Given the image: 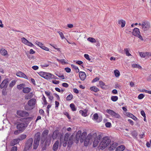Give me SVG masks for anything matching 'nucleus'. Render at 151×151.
Returning <instances> with one entry per match:
<instances>
[{
	"label": "nucleus",
	"instance_id": "nucleus-44",
	"mask_svg": "<svg viewBox=\"0 0 151 151\" xmlns=\"http://www.w3.org/2000/svg\"><path fill=\"white\" fill-rule=\"evenodd\" d=\"M111 99L113 101H116L118 99V97L116 96H112L111 97Z\"/></svg>",
	"mask_w": 151,
	"mask_h": 151
},
{
	"label": "nucleus",
	"instance_id": "nucleus-45",
	"mask_svg": "<svg viewBox=\"0 0 151 151\" xmlns=\"http://www.w3.org/2000/svg\"><path fill=\"white\" fill-rule=\"evenodd\" d=\"M84 140V145L86 146H87L88 145L89 142L90 141L89 140H88L86 138Z\"/></svg>",
	"mask_w": 151,
	"mask_h": 151
},
{
	"label": "nucleus",
	"instance_id": "nucleus-13",
	"mask_svg": "<svg viewBox=\"0 0 151 151\" xmlns=\"http://www.w3.org/2000/svg\"><path fill=\"white\" fill-rule=\"evenodd\" d=\"M59 146V141L57 140L54 143L52 147V150L54 151H56L57 150Z\"/></svg>",
	"mask_w": 151,
	"mask_h": 151
},
{
	"label": "nucleus",
	"instance_id": "nucleus-25",
	"mask_svg": "<svg viewBox=\"0 0 151 151\" xmlns=\"http://www.w3.org/2000/svg\"><path fill=\"white\" fill-rule=\"evenodd\" d=\"M118 23L119 24H121V27L122 28L125 26L126 24L125 21L122 19L119 20L118 21Z\"/></svg>",
	"mask_w": 151,
	"mask_h": 151
},
{
	"label": "nucleus",
	"instance_id": "nucleus-61",
	"mask_svg": "<svg viewBox=\"0 0 151 151\" xmlns=\"http://www.w3.org/2000/svg\"><path fill=\"white\" fill-rule=\"evenodd\" d=\"M60 62L62 64H65L68 63L65 61V60L64 59H61Z\"/></svg>",
	"mask_w": 151,
	"mask_h": 151
},
{
	"label": "nucleus",
	"instance_id": "nucleus-20",
	"mask_svg": "<svg viewBox=\"0 0 151 151\" xmlns=\"http://www.w3.org/2000/svg\"><path fill=\"white\" fill-rule=\"evenodd\" d=\"M73 137L72 136H70V137L69 139L68 140V146L70 147L73 143Z\"/></svg>",
	"mask_w": 151,
	"mask_h": 151
},
{
	"label": "nucleus",
	"instance_id": "nucleus-38",
	"mask_svg": "<svg viewBox=\"0 0 151 151\" xmlns=\"http://www.w3.org/2000/svg\"><path fill=\"white\" fill-rule=\"evenodd\" d=\"M79 113L82 114V115L84 116H87V112L86 111H83L81 110L79 111Z\"/></svg>",
	"mask_w": 151,
	"mask_h": 151
},
{
	"label": "nucleus",
	"instance_id": "nucleus-23",
	"mask_svg": "<svg viewBox=\"0 0 151 151\" xmlns=\"http://www.w3.org/2000/svg\"><path fill=\"white\" fill-rule=\"evenodd\" d=\"M40 133H37L36 134L34 140L40 142Z\"/></svg>",
	"mask_w": 151,
	"mask_h": 151
},
{
	"label": "nucleus",
	"instance_id": "nucleus-58",
	"mask_svg": "<svg viewBox=\"0 0 151 151\" xmlns=\"http://www.w3.org/2000/svg\"><path fill=\"white\" fill-rule=\"evenodd\" d=\"M21 132V131L19 130V129H18L15 131L14 132V134L17 135L19 134Z\"/></svg>",
	"mask_w": 151,
	"mask_h": 151
},
{
	"label": "nucleus",
	"instance_id": "nucleus-35",
	"mask_svg": "<svg viewBox=\"0 0 151 151\" xmlns=\"http://www.w3.org/2000/svg\"><path fill=\"white\" fill-rule=\"evenodd\" d=\"M58 136V134L57 132L54 131L52 134V138L53 139H55Z\"/></svg>",
	"mask_w": 151,
	"mask_h": 151
},
{
	"label": "nucleus",
	"instance_id": "nucleus-10",
	"mask_svg": "<svg viewBox=\"0 0 151 151\" xmlns=\"http://www.w3.org/2000/svg\"><path fill=\"white\" fill-rule=\"evenodd\" d=\"M36 100L34 98L29 100L28 102V105L30 106H34L35 104Z\"/></svg>",
	"mask_w": 151,
	"mask_h": 151
},
{
	"label": "nucleus",
	"instance_id": "nucleus-11",
	"mask_svg": "<svg viewBox=\"0 0 151 151\" xmlns=\"http://www.w3.org/2000/svg\"><path fill=\"white\" fill-rule=\"evenodd\" d=\"M140 33L139 29L137 28H134L132 32V35L135 36H136L140 34Z\"/></svg>",
	"mask_w": 151,
	"mask_h": 151
},
{
	"label": "nucleus",
	"instance_id": "nucleus-32",
	"mask_svg": "<svg viewBox=\"0 0 151 151\" xmlns=\"http://www.w3.org/2000/svg\"><path fill=\"white\" fill-rule=\"evenodd\" d=\"M70 134H66L64 136V140L65 141H68L69 139Z\"/></svg>",
	"mask_w": 151,
	"mask_h": 151
},
{
	"label": "nucleus",
	"instance_id": "nucleus-1",
	"mask_svg": "<svg viewBox=\"0 0 151 151\" xmlns=\"http://www.w3.org/2000/svg\"><path fill=\"white\" fill-rule=\"evenodd\" d=\"M30 117H27L26 118L21 119L20 121L21 122H18L17 125V129L21 131V132H23L25 129L26 127H27V124L26 122L27 119H29Z\"/></svg>",
	"mask_w": 151,
	"mask_h": 151
},
{
	"label": "nucleus",
	"instance_id": "nucleus-64",
	"mask_svg": "<svg viewBox=\"0 0 151 151\" xmlns=\"http://www.w3.org/2000/svg\"><path fill=\"white\" fill-rule=\"evenodd\" d=\"M24 108L27 110H30V108L28 105H26L24 107Z\"/></svg>",
	"mask_w": 151,
	"mask_h": 151
},
{
	"label": "nucleus",
	"instance_id": "nucleus-19",
	"mask_svg": "<svg viewBox=\"0 0 151 151\" xmlns=\"http://www.w3.org/2000/svg\"><path fill=\"white\" fill-rule=\"evenodd\" d=\"M81 134V130L78 131L76 134L75 138L76 139L77 141H78L79 139H80V136Z\"/></svg>",
	"mask_w": 151,
	"mask_h": 151
},
{
	"label": "nucleus",
	"instance_id": "nucleus-56",
	"mask_svg": "<svg viewBox=\"0 0 151 151\" xmlns=\"http://www.w3.org/2000/svg\"><path fill=\"white\" fill-rule=\"evenodd\" d=\"M42 99L43 101V102L44 103V104L46 105L47 104V102L45 97L44 95L42 97Z\"/></svg>",
	"mask_w": 151,
	"mask_h": 151
},
{
	"label": "nucleus",
	"instance_id": "nucleus-3",
	"mask_svg": "<svg viewBox=\"0 0 151 151\" xmlns=\"http://www.w3.org/2000/svg\"><path fill=\"white\" fill-rule=\"evenodd\" d=\"M48 133L49 131L47 129H46L43 131L41 135V139L40 140L41 144H43L47 138V139H49L50 141L51 139V137L50 136H48L47 138V136ZM47 140H48L47 139Z\"/></svg>",
	"mask_w": 151,
	"mask_h": 151
},
{
	"label": "nucleus",
	"instance_id": "nucleus-8",
	"mask_svg": "<svg viewBox=\"0 0 151 151\" xmlns=\"http://www.w3.org/2000/svg\"><path fill=\"white\" fill-rule=\"evenodd\" d=\"M8 79H6L4 80L0 85V86L1 88H6L8 86Z\"/></svg>",
	"mask_w": 151,
	"mask_h": 151
},
{
	"label": "nucleus",
	"instance_id": "nucleus-15",
	"mask_svg": "<svg viewBox=\"0 0 151 151\" xmlns=\"http://www.w3.org/2000/svg\"><path fill=\"white\" fill-rule=\"evenodd\" d=\"M117 144L115 142H114L111 144V146L109 148V150L110 151H112L114 150L117 147Z\"/></svg>",
	"mask_w": 151,
	"mask_h": 151
},
{
	"label": "nucleus",
	"instance_id": "nucleus-60",
	"mask_svg": "<svg viewBox=\"0 0 151 151\" xmlns=\"http://www.w3.org/2000/svg\"><path fill=\"white\" fill-rule=\"evenodd\" d=\"M26 45L30 47H33L34 46V45L31 42H29L28 41L26 44Z\"/></svg>",
	"mask_w": 151,
	"mask_h": 151
},
{
	"label": "nucleus",
	"instance_id": "nucleus-39",
	"mask_svg": "<svg viewBox=\"0 0 151 151\" xmlns=\"http://www.w3.org/2000/svg\"><path fill=\"white\" fill-rule=\"evenodd\" d=\"M71 66L73 68L75 69L76 72L78 73L79 72V70L77 67L73 64L71 65Z\"/></svg>",
	"mask_w": 151,
	"mask_h": 151
},
{
	"label": "nucleus",
	"instance_id": "nucleus-12",
	"mask_svg": "<svg viewBox=\"0 0 151 151\" xmlns=\"http://www.w3.org/2000/svg\"><path fill=\"white\" fill-rule=\"evenodd\" d=\"M87 135V133L86 132H83L80 136V141L81 142H83L84 140L86 139V136Z\"/></svg>",
	"mask_w": 151,
	"mask_h": 151
},
{
	"label": "nucleus",
	"instance_id": "nucleus-49",
	"mask_svg": "<svg viewBox=\"0 0 151 151\" xmlns=\"http://www.w3.org/2000/svg\"><path fill=\"white\" fill-rule=\"evenodd\" d=\"M92 137L93 136L91 135V134H89L88 135V136H87L86 138L89 140L90 141L91 140V139Z\"/></svg>",
	"mask_w": 151,
	"mask_h": 151
},
{
	"label": "nucleus",
	"instance_id": "nucleus-2",
	"mask_svg": "<svg viewBox=\"0 0 151 151\" xmlns=\"http://www.w3.org/2000/svg\"><path fill=\"white\" fill-rule=\"evenodd\" d=\"M111 142V140L107 137H104L99 144L100 149L103 150L107 147Z\"/></svg>",
	"mask_w": 151,
	"mask_h": 151
},
{
	"label": "nucleus",
	"instance_id": "nucleus-17",
	"mask_svg": "<svg viewBox=\"0 0 151 151\" xmlns=\"http://www.w3.org/2000/svg\"><path fill=\"white\" fill-rule=\"evenodd\" d=\"M19 141V139L18 138L15 139L11 141L10 143V145L11 146H14L16 144L18 143Z\"/></svg>",
	"mask_w": 151,
	"mask_h": 151
},
{
	"label": "nucleus",
	"instance_id": "nucleus-29",
	"mask_svg": "<svg viewBox=\"0 0 151 151\" xmlns=\"http://www.w3.org/2000/svg\"><path fill=\"white\" fill-rule=\"evenodd\" d=\"M90 90L95 92H97L99 91V89L96 86L91 87L90 88Z\"/></svg>",
	"mask_w": 151,
	"mask_h": 151
},
{
	"label": "nucleus",
	"instance_id": "nucleus-62",
	"mask_svg": "<svg viewBox=\"0 0 151 151\" xmlns=\"http://www.w3.org/2000/svg\"><path fill=\"white\" fill-rule=\"evenodd\" d=\"M126 114L127 116H129V117H131V118L132 117V116H133V114H132L129 112L126 113Z\"/></svg>",
	"mask_w": 151,
	"mask_h": 151
},
{
	"label": "nucleus",
	"instance_id": "nucleus-41",
	"mask_svg": "<svg viewBox=\"0 0 151 151\" xmlns=\"http://www.w3.org/2000/svg\"><path fill=\"white\" fill-rule=\"evenodd\" d=\"M35 43L36 45H37L39 46L41 48H42V47H43L44 46L43 44L37 41H36Z\"/></svg>",
	"mask_w": 151,
	"mask_h": 151
},
{
	"label": "nucleus",
	"instance_id": "nucleus-36",
	"mask_svg": "<svg viewBox=\"0 0 151 151\" xmlns=\"http://www.w3.org/2000/svg\"><path fill=\"white\" fill-rule=\"evenodd\" d=\"M124 52L126 55L128 56H129L131 55V54L129 53V50L128 48H125L124 50Z\"/></svg>",
	"mask_w": 151,
	"mask_h": 151
},
{
	"label": "nucleus",
	"instance_id": "nucleus-7",
	"mask_svg": "<svg viewBox=\"0 0 151 151\" xmlns=\"http://www.w3.org/2000/svg\"><path fill=\"white\" fill-rule=\"evenodd\" d=\"M101 138V136L100 135H99L95 139L93 145V147H96L97 146Z\"/></svg>",
	"mask_w": 151,
	"mask_h": 151
},
{
	"label": "nucleus",
	"instance_id": "nucleus-53",
	"mask_svg": "<svg viewBox=\"0 0 151 151\" xmlns=\"http://www.w3.org/2000/svg\"><path fill=\"white\" fill-rule=\"evenodd\" d=\"M93 116V119L94 120H96L98 118V115L97 113L95 114Z\"/></svg>",
	"mask_w": 151,
	"mask_h": 151
},
{
	"label": "nucleus",
	"instance_id": "nucleus-52",
	"mask_svg": "<svg viewBox=\"0 0 151 151\" xmlns=\"http://www.w3.org/2000/svg\"><path fill=\"white\" fill-rule=\"evenodd\" d=\"M144 97V95L143 94L141 93L139 95L138 98L139 99H142Z\"/></svg>",
	"mask_w": 151,
	"mask_h": 151
},
{
	"label": "nucleus",
	"instance_id": "nucleus-47",
	"mask_svg": "<svg viewBox=\"0 0 151 151\" xmlns=\"http://www.w3.org/2000/svg\"><path fill=\"white\" fill-rule=\"evenodd\" d=\"M22 42L24 44L26 45L28 42V40L24 37H22L21 38Z\"/></svg>",
	"mask_w": 151,
	"mask_h": 151
},
{
	"label": "nucleus",
	"instance_id": "nucleus-24",
	"mask_svg": "<svg viewBox=\"0 0 151 151\" xmlns=\"http://www.w3.org/2000/svg\"><path fill=\"white\" fill-rule=\"evenodd\" d=\"M0 53L1 55L3 56H6L7 54V51L3 48H2L1 49Z\"/></svg>",
	"mask_w": 151,
	"mask_h": 151
},
{
	"label": "nucleus",
	"instance_id": "nucleus-27",
	"mask_svg": "<svg viewBox=\"0 0 151 151\" xmlns=\"http://www.w3.org/2000/svg\"><path fill=\"white\" fill-rule=\"evenodd\" d=\"M131 134L132 137L134 138L137 139V136L138 135L137 132L136 131H133L131 132Z\"/></svg>",
	"mask_w": 151,
	"mask_h": 151
},
{
	"label": "nucleus",
	"instance_id": "nucleus-14",
	"mask_svg": "<svg viewBox=\"0 0 151 151\" xmlns=\"http://www.w3.org/2000/svg\"><path fill=\"white\" fill-rule=\"evenodd\" d=\"M140 56L142 58H145L147 56H151V53L148 52H139Z\"/></svg>",
	"mask_w": 151,
	"mask_h": 151
},
{
	"label": "nucleus",
	"instance_id": "nucleus-50",
	"mask_svg": "<svg viewBox=\"0 0 151 151\" xmlns=\"http://www.w3.org/2000/svg\"><path fill=\"white\" fill-rule=\"evenodd\" d=\"M48 143V142L47 141V140H46L45 142L44 146L42 147V150H46L47 143Z\"/></svg>",
	"mask_w": 151,
	"mask_h": 151
},
{
	"label": "nucleus",
	"instance_id": "nucleus-22",
	"mask_svg": "<svg viewBox=\"0 0 151 151\" xmlns=\"http://www.w3.org/2000/svg\"><path fill=\"white\" fill-rule=\"evenodd\" d=\"M125 147L124 145H121L118 147L116 149V151H123L125 149Z\"/></svg>",
	"mask_w": 151,
	"mask_h": 151
},
{
	"label": "nucleus",
	"instance_id": "nucleus-42",
	"mask_svg": "<svg viewBox=\"0 0 151 151\" xmlns=\"http://www.w3.org/2000/svg\"><path fill=\"white\" fill-rule=\"evenodd\" d=\"M17 114L20 116L24 117V111H17Z\"/></svg>",
	"mask_w": 151,
	"mask_h": 151
},
{
	"label": "nucleus",
	"instance_id": "nucleus-54",
	"mask_svg": "<svg viewBox=\"0 0 151 151\" xmlns=\"http://www.w3.org/2000/svg\"><path fill=\"white\" fill-rule=\"evenodd\" d=\"M17 146H13L11 149V151H17Z\"/></svg>",
	"mask_w": 151,
	"mask_h": 151
},
{
	"label": "nucleus",
	"instance_id": "nucleus-9",
	"mask_svg": "<svg viewBox=\"0 0 151 151\" xmlns=\"http://www.w3.org/2000/svg\"><path fill=\"white\" fill-rule=\"evenodd\" d=\"M79 75L81 80L84 81L86 77V75L84 72L80 71L79 72Z\"/></svg>",
	"mask_w": 151,
	"mask_h": 151
},
{
	"label": "nucleus",
	"instance_id": "nucleus-43",
	"mask_svg": "<svg viewBox=\"0 0 151 151\" xmlns=\"http://www.w3.org/2000/svg\"><path fill=\"white\" fill-rule=\"evenodd\" d=\"M132 67L134 68H137L139 69H141L142 68L141 66H140L139 65L137 64H132Z\"/></svg>",
	"mask_w": 151,
	"mask_h": 151
},
{
	"label": "nucleus",
	"instance_id": "nucleus-34",
	"mask_svg": "<svg viewBox=\"0 0 151 151\" xmlns=\"http://www.w3.org/2000/svg\"><path fill=\"white\" fill-rule=\"evenodd\" d=\"M26 137L27 136L26 134H22L19 136L18 139H19V140H21L25 139Z\"/></svg>",
	"mask_w": 151,
	"mask_h": 151
},
{
	"label": "nucleus",
	"instance_id": "nucleus-48",
	"mask_svg": "<svg viewBox=\"0 0 151 151\" xmlns=\"http://www.w3.org/2000/svg\"><path fill=\"white\" fill-rule=\"evenodd\" d=\"M46 72H40L39 73V75L42 77L44 78V77L46 74Z\"/></svg>",
	"mask_w": 151,
	"mask_h": 151
},
{
	"label": "nucleus",
	"instance_id": "nucleus-33",
	"mask_svg": "<svg viewBox=\"0 0 151 151\" xmlns=\"http://www.w3.org/2000/svg\"><path fill=\"white\" fill-rule=\"evenodd\" d=\"M87 40L92 43L95 42H96L95 39L93 37H88L87 38Z\"/></svg>",
	"mask_w": 151,
	"mask_h": 151
},
{
	"label": "nucleus",
	"instance_id": "nucleus-28",
	"mask_svg": "<svg viewBox=\"0 0 151 151\" xmlns=\"http://www.w3.org/2000/svg\"><path fill=\"white\" fill-rule=\"evenodd\" d=\"M39 142L34 140L33 144V148L35 150L37 148L39 145Z\"/></svg>",
	"mask_w": 151,
	"mask_h": 151
},
{
	"label": "nucleus",
	"instance_id": "nucleus-4",
	"mask_svg": "<svg viewBox=\"0 0 151 151\" xmlns=\"http://www.w3.org/2000/svg\"><path fill=\"white\" fill-rule=\"evenodd\" d=\"M150 27V24L147 21L144 20L142 21V27L141 29L145 33L149 29Z\"/></svg>",
	"mask_w": 151,
	"mask_h": 151
},
{
	"label": "nucleus",
	"instance_id": "nucleus-21",
	"mask_svg": "<svg viewBox=\"0 0 151 151\" xmlns=\"http://www.w3.org/2000/svg\"><path fill=\"white\" fill-rule=\"evenodd\" d=\"M31 89L30 88L28 87H24L23 88L22 91L23 92L25 93H29L31 91Z\"/></svg>",
	"mask_w": 151,
	"mask_h": 151
},
{
	"label": "nucleus",
	"instance_id": "nucleus-59",
	"mask_svg": "<svg viewBox=\"0 0 151 151\" xmlns=\"http://www.w3.org/2000/svg\"><path fill=\"white\" fill-rule=\"evenodd\" d=\"M65 70L67 73H70L71 71V69L68 67L65 68Z\"/></svg>",
	"mask_w": 151,
	"mask_h": 151
},
{
	"label": "nucleus",
	"instance_id": "nucleus-5",
	"mask_svg": "<svg viewBox=\"0 0 151 151\" xmlns=\"http://www.w3.org/2000/svg\"><path fill=\"white\" fill-rule=\"evenodd\" d=\"M106 112L113 117L119 119L121 117L120 115L118 113H115L113 110L107 109L106 110Z\"/></svg>",
	"mask_w": 151,
	"mask_h": 151
},
{
	"label": "nucleus",
	"instance_id": "nucleus-37",
	"mask_svg": "<svg viewBox=\"0 0 151 151\" xmlns=\"http://www.w3.org/2000/svg\"><path fill=\"white\" fill-rule=\"evenodd\" d=\"M114 73L115 76L116 77H118L120 76V72L117 70H114Z\"/></svg>",
	"mask_w": 151,
	"mask_h": 151
},
{
	"label": "nucleus",
	"instance_id": "nucleus-63",
	"mask_svg": "<svg viewBox=\"0 0 151 151\" xmlns=\"http://www.w3.org/2000/svg\"><path fill=\"white\" fill-rule=\"evenodd\" d=\"M62 86L63 87H65V88L68 87L69 86L68 84L65 83H63Z\"/></svg>",
	"mask_w": 151,
	"mask_h": 151
},
{
	"label": "nucleus",
	"instance_id": "nucleus-26",
	"mask_svg": "<svg viewBox=\"0 0 151 151\" xmlns=\"http://www.w3.org/2000/svg\"><path fill=\"white\" fill-rule=\"evenodd\" d=\"M52 74L51 73H46L45 75L44 78L47 79H51Z\"/></svg>",
	"mask_w": 151,
	"mask_h": 151
},
{
	"label": "nucleus",
	"instance_id": "nucleus-51",
	"mask_svg": "<svg viewBox=\"0 0 151 151\" xmlns=\"http://www.w3.org/2000/svg\"><path fill=\"white\" fill-rule=\"evenodd\" d=\"M58 32L59 33V34L60 35L61 38L62 39H63L65 38V37L63 35V33H62V32L60 31H58Z\"/></svg>",
	"mask_w": 151,
	"mask_h": 151
},
{
	"label": "nucleus",
	"instance_id": "nucleus-16",
	"mask_svg": "<svg viewBox=\"0 0 151 151\" xmlns=\"http://www.w3.org/2000/svg\"><path fill=\"white\" fill-rule=\"evenodd\" d=\"M17 75L20 77L24 78L25 79H27V77L26 75L24 73L21 72H19L17 73Z\"/></svg>",
	"mask_w": 151,
	"mask_h": 151
},
{
	"label": "nucleus",
	"instance_id": "nucleus-57",
	"mask_svg": "<svg viewBox=\"0 0 151 151\" xmlns=\"http://www.w3.org/2000/svg\"><path fill=\"white\" fill-rule=\"evenodd\" d=\"M105 126L107 127H110L111 126V124L109 122H107L105 124Z\"/></svg>",
	"mask_w": 151,
	"mask_h": 151
},
{
	"label": "nucleus",
	"instance_id": "nucleus-40",
	"mask_svg": "<svg viewBox=\"0 0 151 151\" xmlns=\"http://www.w3.org/2000/svg\"><path fill=\"white\" fill-rule=\"evenodd\" d=\"M73 96L72 94H69L67 96L66 99L67 101H70L73 98Z\"/></svg>",
	"mask_w": 151,
	"mask_h": 151
},
{
	"label": "nucleus",
	"instance_id": "nucleus-18",
	"mask_svg": "<svg viewBox=\"0 0 151 151\" xmlns=\"http://www.w3.org/2000/svg\"><path fill=\"white\" fill-rule=\"evenodd\" d=\"M33 95L32 93H30L25 95L24 96V98L25 99L27 100L30 99L33 97Z\"/></svg>",
	"mask_w": 151,
	"mask_h": 151
},
{
	"label": "nucleus",
	"instance_id": "nucleus-31",
	"mask_svg": "<svg viewBox=\"0 0 151 151\" xmlns=\"http://www.w3.org/2000/svg\"><path fill=\"white\" fill-rule=\"evenodd\" d=\"M70 106L72 111H76V108L75 105L73 104H70Z\"/></svg>",
	"mask_w": 151,
	"mask_h": 151
},
{
	"label": "nucleus",
	"instance_id": "nucleus-30",
	"mask_svg": "<svg viewBox=\"0 0 151 151\" xmlns=\"http://www.w3.org/2000/svg\"><path fill=\"white\" fill-rule=\"evenodd\" d=\"M25 86V84H21L19 85H18L17 86V88L19 90H21L23 89L24 87Z\"/></svg>",
	"mask_w": 151,
	"mask_h": 151
},
{
	"label": "nucleus",
	"instance_id": "nucleus-6",
	"mask_svg": "<svg viewBox=\"0 0 151 151\" xmlns=\"http://www.w3.org/2000/svg\"><path fill=\"white\" fill-rule=\"evenodd\" d=\"M33 142V139L32 138L29 139L27 141L25 145V147L26 149H29L32 146Z\"/></svg>",
	"mask_w": 151,
	"mask_h": 151
},
{
	"label": "nucleus",
	"instance_id": "nucleus-55",
	"mask_svg": "<svg viewBox=\"0 0 151 151\" xmlns=\"http://www.w3.org/2000/svg\"><path fill=\"white\" fill-rule=\"evenodd\" d=\"M84 57L86 59H87L88 60L90 61L91 60V59L89 58V55L88 54H84Z\"/></svg>",
	"mask_w": 151,
	"mask_h": 151
},
{
	"label": "nucleus",
	"instance_id": "nucleus-46",
	"mask_svg": "<svg viewBox=\"0 0 151 151\" xmlns=\"http://www.w3.org/2000/svg\"><path fill=\"white\" fill-rule=\"evenodd\" d=\"M99 86L102 88H104L105 83L102 81H100L99 82Z\"/></svg>",
	"mask_w": 151,
	"mask_h": 151
}]
</instances>
